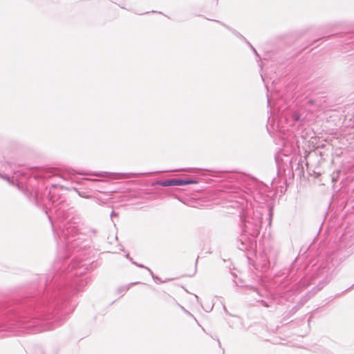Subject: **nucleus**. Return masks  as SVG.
Returning <instances> with one entry per match:
<instances>
[{
  "instance_id": "nucleus-1",
  "label": "nucleus",
  "mask_w": 354,
  "mask_h": 354,
  "mask_svg": "<svg viewBox=\"0 0 354 354\" xmlns=\"http://www.w3.org/2000/svg\"><path fill=\"white\" fill-rule=\"evenodd\" d=\"M196 183V181L192 180H181V179H171L167 180L162 183L164 186H180L189 184Z\"/></svg>"
}]
</instances>
